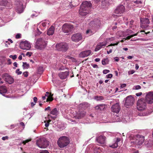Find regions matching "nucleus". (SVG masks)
Instances as JSON below:
<instances>
[{"mask_svg":"<svg viewBox=\"0 0 153 153\" xmlns=\"http://www.w3.org/2000/svg\"><path fill=\"white\" fill-rule=\"evenodd\" d=\"M92 4L89 1H86L83 2L80 5L79 10V13L82 16H84L91 12Z\"/></svg>","mask_w":153,"mask_h":153,"instance_id":"nucleus-1","label":"nucleus"},{"mask_svg":"<svg viewBox=\"0 0 153 153\" xmlns=\"http://www.w3.org/2000/svg\"><path fill=\"white\" fill-rule=\"evenodd\" d=\"M130 140H132L131 142V143L138 145H141L142 144L144 141V136L140 135H137L136 137L131 136L130 137Z\"/></svg>","mask_w":153,"mask_h":153,"instance_id":"nucleus-2","label":"nucleus"},{"mask_svg":"<svg viewBox=\"0 0 153 153\" xmlns=\"http://www.w3.org/2000/svg\"><path fill=\"white\" fill-rule=\"evenodd\" d=\"M47 41L43 38L38 39L35 43V48L37 49L42 50L45 48L47 45Z\"/></svg>","mask_w":153,"mask_h":153,"instance_id":"nucleus-3","label":"nucleus"},{"mask_svg":"<svg viewBox=\"0 0 153 153\" xmlns=\"http://www.w3.org/2000/svg\"><path fill=\"white\" fill-rule=\"evenodd\" d=\"M69 138L64 136L60 137L57 141V144L60 148H63L67 146L69 143Z\"/></svg>","mask_w":153,"mask_h":153,"instance_id":"nucleus-4","label":"nucleus"},{"mask_svg":"<svg viewBox=\"0 0 153 153\" xmlns=\"http://www.w3.org/2000/svg\"><path fill=\"white\" fill-rule=\"evenodd\" d=\"M146 107V102L145 99L141 98L138 100L137 102V108L138 110L142 111Z\"/></svg>","mask_w":153,"mask_h":153,"instance_id":"nucleus-5","label":"nucleus"},{"mask_svg":"<svg viewBox=\"0 0 153 153\" xmlns=\"http://www.w3.org/2000/svg\"><path fill=\"white\" fill-rule=\"evenodd\" d=\"M37 145L41 148H45L49 144V142L44 138L38 140L36 143Z\"/></svg>","mask_w":153,"mask_h":153,"instance_id":"nucleus-6","label":"nucleus"},{"mask_svg":"<svg viewBox=\"0 0 153 153\" xmlns=\"http://www.w3.org/2000/svg\"><path fill=\"white\" fill-rule=\"evenodd\" d=\"M134 99L131 96H127L125 100V106L127 108L132 105L134 102Z\"/></svg>","mask_w":153,"mask_h":153,"instance_id":"nucleus-7","label":"nucleus"},{"mask_svg":"<svg viewBox=\"0 0 153 153\" xmlns=\"http://www.w3.org/2000/svg\"><path fill=\"white\" fill-rule=\"evenodd\" d=\"M57 50L59 51H66L68 48V45L65 43H61L57 44L56 46Z\"/></svg>","mask_w":153,"mask_h":153,"instance_id":"nucleus-8","label":"nucleus"},{"mask_svg":"<svg viewBox=\"0 0 153 153\" xmlns=\"http://www.w3.org/2000/svg\"><path fill=\"white\" fill-rule=\"evenodd\" d=\"M73 27L72 25L65 24L63 25L62 30L64 32L68 33L71 32Z\"/></svg>","mask_w":153,"mask_h":153,"instance_id":"nucleus-9","label":"nucleus"},{"mask_svg":"<svg viewBox=\"0 0 153 153\" xmlns=\"http://www.w3.org/2000/svg\"><path fill=\"white\" fill-rule=\"evenodd\" d=\"M145 98V100L149 104L152 103H153V92L150 91L146 93Z\"/></svg>","mask_w":153,"mask_h":153,"instance_id":"nucleus-10","label":"nucleus"},{"mask_svg":"<svg viewBox=\"0 0 153 153\" xmlns=\"http://www.w3.org/2000/svg\"><path fill=\"white\" fill-rule=\"evenodd\" d=\"M20 46L21 49L28 50L31 48L30 43L27 41H22L20 44Z\"/></svg>","mask_w":153,"mask_h":153,"instance_id":"nucleus-11","label":"nucleus"},{"mask_svg":"<svg viewBox=\"0 0 153 153\" xmlns=\"http://www.w3.org/2000/svg\"><path fill=\"white\" fill-rule=\"evenodd\" d=\"M140 22L141 27L142 28H145L148 27L150 22L149 19L147 18H141Z\"/></svg>","mask_w":153,"mask_h":153,"instance_id":"nucleus-12","label":"nucleus"},{"mask_svg":"<svg viewBox=\"0 0 153 153\" xmlns=\"http://www.w3.org/2000/svg\"><path fill=\"white\" fill-rule=\"evenodd\" d=\"M82 39V35L79 33L74 34L71 37L72 41L75 42H78L81 40Z\"/></svg>","mask_w":153,"mask_h":153,"instance_id":"nucleus-13","label":"nucleus"},{"mask_svg":"<svg viewBox=\"0 0 153 153\" xmlns=\"http://www.w3.org/2000/svg\"><path fill=\"white\" fill-rule=\"evenodd\" d=\"M125 9V7L123 5H120L115 9L114 13L116 14H121L124 12Z\"/></svg>","mask_w":153,"mask_h":153,"instance_id":"nucleus-14","label":"nucleus"},{"mask_svg":"<svg viewBox=\"0 0 153 153\" xmlns=\"http://www.w3.org/2000/svg\"><path fill=\"white\" fill-rule=\"evenodd\" d=\"M111 111L117 113H118L120 110V107L118 103L113 105L111 107Z\"/></svg>","mask_w":153,"mask_h":153,"instance_id":"nucleus-15","label":"nucleus"},{"mask_svg":"<svg viewBox=\"0 0 153 153\" xmlns=\"http://www.w3.org/2000/svg\"><path fill=\"white\" fill-rule=\"evenodd\" d=\"M106 137L100 135L97 137L96 140L98 143L100 144H104L105 143Z\"/></svg>","mask_w":153,"mask_h":153,"instance_id":"nucleus-16","label":"nucleus"},{"mask_svg":"<svg viewBox=\"0 0 153 153\" xmlns=\"http://www.w3.org/2000/svg\"><path fill=\"white\" fill-rule=\"evenodd\" d=\"M100 24V20L97 19H95L90 22V25L91 27H98Z\"/></svg>","mask_w":153,"mask_h":153,"instance_id":"nucleus-17","label":"nucleus"},{"mask_svg":"<svg viewBox=\"0 0 153 153\" xmlns=\"http://www.w3.org/2000/svg\"><path fill=\"white\" fill-rule=\"evenodd\" d=\"M106 106V105L102 104L97 105L95 107V109L97 112H100L104 110Z\"/></svg>","mask_w":153,"mask_h":153,"instance_id":"nucleus-18","label":"nucleus"},{"mask_svg":"<svg viewBox=\"0 0 153 153\" xmlns=\"http://www.w3.org/2000/svg\"><path fill=\"white\" fill-rule=\"evenodd\" d=\"M91 51L90 50H87L82 52L79 54V56L81 57H85L89 56L91 53Z\"/></svg>","mask_w":153,"mask_h":153,"instance_id":"nucleus-19","label":"nucleus"},{"mask_svg":"<svg viewBox=\"0 0 153 153\" xmlns=\"http://www.w3.org/2000/svg\"><path fill=\"white\" fill-rule=\"evenodd\" d=\"M0 4L8 7H10L11 5L10 0H2L0 2Z\"/></svg>","mask_w":153,"mask_h":153,"instance_id":"nucleus-20","label":"nucleus"},{"mask_svg":"<svg viewBox=\"0 0 153 153\" xmlns=\"http://www.w3.org/2000/svg\"><path fill=\"white\" fill-rule=\"evenodd\" d=\"M69 75L68 71H66L65 72H61L59 74V76L61 79H64L67 78Z\"/></svg>","mask_w":153,"mask_h":153,"instance_id":"nucleus-21","label":"nucleus"},{"mask_svg":"<svg viewBox=\"0 0 153 153\" xmlns=\"http://www.w3.org/2000/svg\"><path fill=\"white\" fill-rule=\"evenodd\" d=\"M5 81L9 84H11L14 82V79L10 76H8L5 78Z\"/></svg>","mask_w":153,"mask_h":153,"instance_id":"nucleus-22","label":"nucleus"},{"mask_svg":"<svg viewBox=\"0 0 153 153\" xmlns=\"http://www.w3.org/2000/svg\"><path fill=\"white\" fill-rule=\"evenodd\" d=\"M54 27L52 26L48 30L47 34L48 35H52L54 33Z\"/></svg>","mask_w":153,"mask_h":153,"instance_id":"nucleus-23","label":"nucleus"},{"mask_svg":"<svg viewBox=\"0 0 153 153\" xmlns=\"http://www.w3.org/2000/svg\"><path fill=\"white\" fill-rule=\"evenodd\" d=\"M7 90L4 86H0V93L1 94H5L6 93Z\"/></svg>","mask_w":153,"mask_h":153,"instance_id":"nucleus-24","label":"nucleus"},{"mask_svg":"<svg viewBox=\"0 0 153 153\" xmlns=\"http://www.w3.org/2000/svg\"><path fill=\"white\" fill-rule=\"evenodd\" d=\"M120 141V139L117 138L116 142L112 145L110 146V147L113 148H117L118 146V142Z\"/></svg>","mask_w":153,"mask_h":153,"instance_id":"nucleus-25","label":"nucleus"},{"mask_svg":"<svg viewBox=\"0 0 153 153\" xmlns=\"http://www.w3.org/2000/svg\"><path fill=\"white\" fill-rule=\"evenodd\" d=\"M50 113L53 115L57 116L58 114V111L57 108H55L51 111Z\"/></svg>","mask_w":153,"mask_h":153,"instance_id":"nucleus-26","label":"nucleus"},{"mask_svg":"<svg viewBox=\"0 0 153 153\" xmlns=\"http://www.w3.org/2000/svg\"><path fill=\"white\" fill-rule=\"evenodd\" d=\"M85 114V112L84 111H82L81 112L78 116V119L81 118L82 117H84Z\"/></svg>","mask_w":153,"mask_h":153,"instance_id":"nucleus-27","label":"nucleus"},{"mask_svg":"<svg viewBox=\"0 0 153 153\" xmlns=\"http://www.w3.org/2000/svg\"><path fill=\"white\" fill-rule=\"evenodd\" d=\"M94 98L97 101H101L104 99V97L101 96H95L94 97Z\"/></svg>","mask_w":153,"mask_h":153,"instance_id":"nucleus-28","label":"nucleus"},{"mask_svg":"<svg viewBox=\"0 0 153 153\" xmlns=\"http://www.w3.org/2000/svg\"><path fill=\"white\" fill-rule=\"evenodd\" d=\"M109 0H103L102 2V5L105 6L109 4Z\"/></svg>","mask_w":153,"mask_h":153,"instance_id":"nucleus-29","label":"nucleus"},{"mask_svg":"<svg viewBox=\"0 0 153 153\" xmlns=\"http://www.w3.org/2000/svg\"><path fill=\"white\" fill-rule=\"evenodd\" d=\"M109 60L108 58L104 59L102 61V64L106 65L108 63Z\"/></svg>","mask_w":153,"mask_h":153,"instance_id":"nucleus-30","label":"nucleus"},{"mask_svg":"<svg viewBox=\"0 0 153 153\" xmlns=\"http://www.w3.org/2000/svg\"><path fill=\"white\" fill-rule=\"evenodd\" d=\"M22 66L24 69H27L29 68L30 66L28 64L25 62H23Z\"/></svg>","mask_w":153,"mask_h":153,"instance_id":"nucleus-31","label":"nucleus"},{"mask_svg":"<svg viewBox=\"0 0 153 153\" xmlns=\"http://www.w3.org/2000/svg\"><path fill=\"white\" fill-rule=\"evenodd\" d=\"M53 95L51 94V95L47 97L46 102H48L49 101H52L53 100V98L52 97Z\"/></svg>","mask_w":153,"mask_h":153,"instance_id":"nucleus-32","label":"nucleus"},{"mask_svg":"<svg viewBox=\"0 0 153 153\" xmlns=\"http://www.w3.org/2000/svg\"><path fill=\"white\" fill-rule=\"evenodd\" d=\"M101 48V47L99 45V44H98L97 46L96 47V48H95L94 51H97L100 50Z\"/></svg>","mask_w":153,"mask_h":153,"instance_id":"nucleus-33","label":"nucleus"},{"mask_svg":"<svg viewBox=\"0 0 153 153\" xmlns=\"http://www.w3.org/2000/svg\"><path fill=\"white\" fill-rule=\"evenodd\" d=\"M141 88V86L139 85H137L136 86H134L133 88V89L134 90H138L140 89Z\"/></svg>","mask_w":153,"mask_h":153,"instance_id":"nucleus-34","label":"nucleus"},{"mask_svg":"<svg viewBox=\"0 0 153 153\" xmlns=\"http://www.w3.org/2000/svg\"><path fill=\"white\" fill-rule=\"evenodd\" d=\"M31 139H27L25 140V141H23L22 143L24 145H25L26 144V143H27L28 142H29V141H31Z\"/></svg>","mask_w":153,"mask_h":153,"instance_id":"nucleus-35","label":"nucleus"},{"mask_svg":"<svg viewBox=\"0 0 153 153\" xmlns=\"http://www.w3.org/2000/svg\"><path fill=\"white\" fill-rule=\"evenodd\" d=\"M9 57L10 58H12V59L13 60H15L16 59L17 56V55H15L13 56L10 55V56Z\"/></svg>","mask_w":153,"mask_h":153,"instance_id":"nucleus-36","label":"nucleus"},{"mask_svg":"<svg viewBox=\"0 0 153 153\" xmlns=\"http://www.w3.org/2000/svg\"><path fill=\"white\" fill-rule=\"evenodd\" d=\"M99 44L100 45L101 48H102L103 46H106L107 44L106 42H101Z\"/></svg>","mask_w":153,"mask_h":153,"instance_id":"nucleus-37","label":"nucleus"},{"mask_svg":"<svg viewBox=\"0 0 153 153\" xmlns=\"http://www.w3.org/2000/svg\"><path fill=\"white\" fill-rule=\"evenodd\" d=\"M119 42H120L119 41L118 42H117V43L111 44L107 46V47H108L110 46H115V45H117L119 43Z\"/></svg>","mask_w":153,"mask_h":153,"instance_id":"nucleus-38","label":"nucleus"},{"mask_svg":"<svg viewBox=\"0 0 153 153\" xmlns=\"http://www.w3.org/2000/svg\"><path fill=\"white\" fill-rule=\"evenodd\" d=\"M19 69H18L16 71V73L18 75H20L22 74V72L19 71Z\"/></svg>","mask_w":153,"mask_h":153,"instance_id":"nucleus-39","label":"nucleus"},{"mask_svg":"<svg viewBox=\"0 0 153 153\" xmlns=\"http://www.w3.org/2000/svg\"><path fill=\"white\" fill-rule=\"evenodd\" d=\"M110 72V71L108 70L105 69L103 71V73L104 74H106Z\"/></svg>","mask_w":153,"mask_h":153,"instance_id":"nucleus-40","label":"nucleus"},{"mask_svg":"<svg viewBox=\"0 0 153 153\" xmlns=\"http://www.w3.org/2000/svg\"><path fill=\"white\" fill-rule=\"evenodd\" d=\"M113 76V75L111 74H109L106 76L107 78H111Z\"/></svg>","mask_w":153,"mask_h":153,"instance_id":"nucleus-41","label":"nucleus"},{"mask_svg":"<svg viewBox=\"0 0 153 153\" xmlns=\"http://www.w3.org/2000/svg\"><path fill=\"white\" fill-rule=\"evenodd\" d=\"M134 22L133 20H131L130 22L129 27H132V26L133 25V23Z\"/></svg>","mask_w":153,"mask_h":153,"instance_id":"nucleus-42","label":"nucleus"},{"mask_svg":"<svg viewBox=\"0 0 153 153\" xmlns=\"http://www.w3.org/2000/svg\"><path fill=\"white\" fill-rule=\"evenodd\" d=\"M32 54V53L31 52H28L26 53V56H28L29 57H30L31 56Z\"/></svg>","mask_w":153,"mask_h":153,"instance_id":"nucleus-43","label":"nucleus"},{"mask_svg":"<svg viewBox=\"0 0 153 153\" xmlns=\"http://www.w3.org/2000/svg\"><path fill=\"white\" fill-rule=\"evenodd\" d=\"M28 72L27 71L23 73V75L25 77H27L28 76Z\"/></svg>","mask_w":153,"mask_h":153,"instance_id":"nucleus-44","label":"nucleus"},{"mask_svg":"<svg viewBox=\"0 0 153 153\" xmlns=\"http://www.w3.org/2000/svg\"><path fill=\"white\" fill-rule=\"evenodd\" d=\"M134 72L135 71L134 70H132L128 72V74H133L134 73Z\"/></svg>","mask_w":153,"mask_h":153,"instance_id":"nucleus-45","label":"nucleus"},{"mask_svg":"<svg viewBox=\"0 0 153 153\" xmlns=\"http://www.w3.org/2000/svg\"><path fill=\"white\" fill-rule=\"evenodd\" d=\"M43 70V68L42 67H39L38 69V71L39 72H41Z\"/></svg>","mask_w":153,"mask_h":153,"instance_id":"nucleus-46","label":"nucleus"},{"mask_svg":"<svg viewBox=\"0 0 153 153\" xmlns=\"http://www.w3.org/2000/svg\"><path fill=\"white\" fill-rule=\"evenodd\" d=\"M48 117H50L51 118L53 119V120H55V119L56 118V116H53V117L50 114H48Z\"/></svg>","mask_w":153,"mask_h":153,"instance_id":"nucleus-47","label":"nucleus"},{"mask_svg":"<svg viewBox=\"0 0 153 153\" xmlns=\"http://www.w3.org/2000/svg\"><path fill=\"white\" fill-rule=\"evenodd\" d=\"M142 94V93L141 92H140L136 94V95L137 97H139Z\"/></svg>","mask_w":153,"mask_h":153,"instance_id":"nucleus-48","label":"nucleus"},{"mask_svg":"<svg viewBox=\"0 0 153 153\" xmlns=\"http://www.w3.org/2000/svg\"><path fill=\"white\" fill-rule=\"evenodd\" d=\"M39 153H49V152L46 150H43L41 152Z\"/></svg>","mask_w":153,"mask_h":153,"instance_id":"nucleus-49","label":"nucleus"},{"mask_svg":"<svg viewBox=\"0 0 153 153\" xmlns=\"http://www.w3.org/2000/svg\"><path fill=\"white\" fill-rule=\"evenodd\" d=\"M2 139L3 140H7L8 139V137L7 136L4 137H2Z\"/></svg>","mask_w":153,"mask_h":153,"instance_id":"nucleus-50","label":"nucleus"},{"mask_svg":"<svg viewBox=\"0 0 153 153\" xmlns=\"http://www.w3.org/2000/svg\"><path fill=\"white\" fill-rule=\"evenodd\" d=\"M16 37L17 39H19L21 37V34H17L16 36Z\"/></svg>","mask_w":153,"mask_h":153,"instance_id":"nucleus-51","label":"nucleus"},{"mask_svg":"<svg viewBox=\"0 0 153 153\" xmlns=\"http://www.w3.org/2000/svg\"><path fill=\"white\" fill-rule=\"evenodd\" d=\"M51 95V94L49 95V93L48 92H47L46 93V94H45V97H48Z\"/></svg>","mask_w":153,"mask_h":153,"instance_id":"nucleus-52","label":"nucleus"},{"mask_svg":"<svg viewBox=\"0 0 153 153\" xmlns=\"http://www.w3.org/2000/svg\"><path fill=\"white\" fill-rule=\"evenodd\" d=\"M46 121H44V122L45 123V126L46 127H48L49 126V123L48 122L46 123Z\"/></svg>","mask_w":153,"mask_h":153,"instance_id":"nucleus-53","label":"nucleus"},{"mask_svg":"<svg viewBox=\"0 0 153 153\" xmlns=\"http://www.w3.org/2000/svg\"><path fill=\"white\" fill-rule=\"evenodd\" d=\"M92 67L94 68H98V66L96 64H93L92 65Z\"/></svg>","mask_w":153,"mask_h":153,"instance_id":"nucleus-54","label":"nucleus"},{"mask_svg":"<svg viewBox=\"0 0 153 153\" xmlns=\"http://www.w3.org/2000/svg\"><path fill=\"white\" fill-rule=\"evenodd\" d=\"M7 62H8V64L9 65H10L11 64L12 62H11V60L10 59L8 58V59H7Z\"/></svg>","mask_w":153,"mask_h":153,"instance_id":"nucleus-55","label":"nucleus"},{"mask_svg":"<svg viewBox=\"0 0 153 153\" xmlns=\"http://www.w3.org/2000/svg\"><path fill=\"white\" fill-rule=\"evenodd\" d=\"M126 86V84H123L121 85L120 87L121 88H123Z\"/></svg>","mask_w":153,"mask_h":153,"instance_id":"nucleus-56","label":"nucleus"},{"mask_svg":"<svg viewBox=\"0 0 153 153\" xmlns=\"http://www.w3.org/2000/svg\"><path fill=\"white\" fill-rule=\"evenodd\" d=\"M33 100H34V102L35 103L36 102L37 100V98L36 97H34L33 98Z\"/></svg>","mask_w":153,"mask_h":153,"instance_id":"nucleus-57","label":"nucleus"},{"mask_svg":"<svg viewBox=\"0 0 153 153\" xmlns=\"http://www.w3.org/2000/svg\"><path fill=\"white\" fill-rule=\"evenodd\" d=\"M131 37H132L131 35L130 36H127L126 37V39H129Z\"/></svg>","mask_w":153,"mask_h":153,"instance_id":"nucleus-58","label":"nucleus"},{"mask_svg":"<svg viewBox=\"0 0 153 153\" xmlns=\"http://www.w3.org/2000/svg\"><path fill=\"white\" fill-rule=\"evenodd\" d=\"M51 110V108L50 106H48L47 108H46L45 109V111H47L48 110Z\"/></svg>","mask_w":153,"mask_h":153,"instance_id":"nucleus-59","label":"nucleus"},{"mask_svg":"<svg viewBox=\"0 0 153 153\" xmlns=\"http://www.w3.org/2000/svg\"><path fill=\"white\" fill-rule=\"evenodd\" d=\"M13 65L14 66H15L16 67H17L18 64L16 62H15L13 63Z\"/></svg>","mask_w":153,"mask_h":153,"instance_id":"nucleus-60","label":"nucleus"},{"mask_svg":"<svg viewBox=\"0 0 153 153\" xmlns=\"http://www.w3.org/2000/svg\"><path fill=\"white\" fill-rule=\"evenodd\" d=\"M127 32L128 33H133V32L132 30H127Z\"/></svg>","mask_w":153,"mask_h":153,"instance_id":"nucleus-61","label":"nucleus"},{"mask_svg":"<svg viewBox=\"0 0 153 153\" xmlns=\"http://www.w3.org/2000/svg\"><path fill=\"white\" fill-rule=\"evenodd\" d=\"M134 2L137 4H141L142 3V2L141 1H135Z\"/></svg>","mask_w":153,"mask_h":153,"instance_id":"nucleus-62","label":"nucleus"},{"mask_svg":"<svg viewBox=\"0 0 153 153\" xmlns=\"http://www.w3.org/2000/svg\"><path fill=\"white\" fill-rule=\"evenodd\" d=\"M112 50L111 49L109 51H107V53L108 54H109V53H111L112 52Z\"/></svg>","mask_w":153,"mask_h":153,"instance_id":"nucleus-63","label":"nucleus"},{"mask_svg":"<svg viewBox=\"0 0 153 153\" xmlns=\"http://www.w3.org/2000/svg\"><path fill=\"white\" fill-rule=\"evenodd\" d=\"M139 68V66L138 65V64H136L135 65V69L136 70H137Z\"/></svg>","mask_w":153,"mask_h":153,"instance_id":"nucleus-64","label":"nucleus"}]
</instances>
